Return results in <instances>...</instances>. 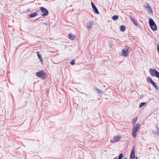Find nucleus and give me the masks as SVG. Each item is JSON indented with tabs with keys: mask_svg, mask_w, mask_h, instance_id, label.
<instances>
[{
	"mask_svg": "<svg viewBox=\"0 0 159 159\" xmlns=\"http://www.w3.org/2000/svg\"><path fill=\"white\" fill-rule=\"evenodd\" d=\"M140 127V125L139 124H136L134 126L132 129V135L134 138H135L137 135V132L138 131Z\"/></svg>",
	"mask_w": 159,
	"mask_h": 159,
	"instance_id": "1",
	"label": "nucleus"
},
{
	"mask_svg": "<svg viewBox=\"0 0 159 159\" xmlns=\"http://www.w3.org/2000/svg\"><path fill=\"white\" fill-rule=\"evenodd\" d=\"M149 23L152 30L153 31H156L157 30V25L152 19H149Z\"/></svg>",
	"mask_w": 159,
	"mask_h": 159,
	"instance_id": "2",
	"label": "nucleus"
},
{
	"mask_svg": "<svg viewBox=\"0 0 159 159\" xmlns=\"http://www.w3.org/2000/svg\"><path fill=\"white\" fill-rule=\"evenodd\" d=\"M151 75L152 76H155L158 78L159 80V72L156 70L150 69L149 71Z\"/></svg>",
	"mask_w": 159,
	"mask_h": 159,
	"instance_id": "3",
	"label": "nucleus"
},
{
	"mask_svg": "<svg viewBox=\"0 0 159 159\" xmlns=\"http://www.w3.org/2000/svg\"><path fill=\"white\" fill-rule=\"evenodd\" d=\"M129 47H126L124 48L123 49L121 53V55L123 57H127L129 55L128 50Z\"/></svg>",
	"mask_w": 159,
	"mask_h": 159,
	"instance_id": "4",
	"label": "nucleus"
},
{
	"mask_svg": "<svg viewBox=\"0 0 159 159\" xmlns=\"http://www.w3.org/2000/svg\"><path fill=\"white\" fill-rule=\"evenodd\" d=\"M147 80L148 82L152 84L157 90H158V86L157 85L155 82L153 81L151 77H148L147 78Z\"/></svg>",
	"mask_w": 159,
	"mask_h": 159,
	"instance_id": "5",
	"label": "nucleus"
},
{
	"mask_svg": "<svg viewBox=\"0 0 159 159\" xmlns=\"http://www.w3.org/2000/svg\"><path fill=\"white\" fill-rule=\"evenodd\" d=\"M40 9L41 11L42 16H47L48 14V11L43 7H41Z\"/></svg>",
	"mask_w": 159,
	"mask_h": 159,
	"instance_id": "6",
	"label": "nucleus"
},
{
	"mask_svg": "<svg viewBox=\"0 0 159 159\" xmlns=\"http://www.w3.org/2000/svg\"><path fill=\"white\" fill-rule=\"evenodd\" d=\"M36 74L37 77L42 78L45 75V73L42 70L36 72Z\"/></svg>",
	"mask_w": 159,
	"mask_h": 159,
	"instance_id": "7",
	"label": "nucleus"
},
{
	"mask_svg": "<svg viewBox=\"0 0 159 159\" xmlns=\"http://www.w3.org/2000/svg\"><path fill=\"white\" fill-rule=\"evenodd\" d=\"M121 138V137L120 136H115L114 137L113 140H111L110 142L112 143H114L116 142L119 141Z\"/></svg>",
	"mask_w": 159,
	"mask_h": 159,
	"instance_id": "8",
	"label": "nucleus"
},
{
	"mask_svg": "<svg viewBox=\"0 0 159 159\" xmlns=\"http://www.w3.org/2000/svg\"><path fill=\"white\" fill-rule=\"evenodd\" d=\"M146 8H147V11L148 13L149 14H152L153 13V11L150 6L148 5L146 6Z\"/></svg>",
	"mask_w": 159,
	"mask_h": 159,
	"instance_id": "9",
	"label": "nucleus"
},
{
	"mask_svg": "<svg viewBox=\"0 0 159 159\" xmlns=\"http://www.w3.org/2000/svg\"><path fill=\"white\" fill-rule=\"evenodd\" d=\"M135 149L134 148L132 150L130 155V159H133L135 157Z\"/></svg>",
	"mask_w": 159,
	"mask_h": 159,
	"instance_id": "10",
	"label": "nucleus"
},
{
	"mask_svg": "<svg viewBox=\"0 0 159 159\" xmlns=\"http://www.w3.org/2000/svg\"><path fill=\"white\" fill-rule=\"evenodd\" d=\"M93 24V22L91 21H89L87 25V29L91 28Z\"/></svg>",
	"mask_w": 159,
	"mask_h": 159,
	"instance_id": "11",
	"label": "nucleus"
},
{
	"mask_svg": "<svg viewBox=\"0 0 159 159\" xmlns=\"http://www.w3.org/2000/svg\"><path fill=\"white\" fill-rule=\"evenodd\" d=\"M153 131L155 134L159 135V129L158 127H155V129H153Z\"/></svg>",
	"mask_w": 159,
	"mask_h": 159,
	"instance_id": "12",
	"label": "nucleus"
},
{
	"mask_svg": "<svg viewBox=\"0 0 159 159\" xmlns=\"http://www.w3.org/2000/svg\"><path fill=\"white\" fill-rule=\"evenodd\" d=\"M69 38L71 40H74L75 38V36L71 33H70L68 34Z\"/></svg>",
	"mask_w": 159,
	"mask_h": 159,
	"instance_id": "13",
	"label": "nucleus"
},
{
	"mask_svg": "<svg viewBox=\"0 0 159 159\" xmlns=\"http://www.w3.org/2000/svg\"><path fill=\"white\" fill-rule=\"evenodd\" d=\"M92 8L94 10V12L96 14H99V11H98L97 8V7H96L95 6H93V7Z\"/></svg>",
	"mask_w": 159,
	"mask_h": 159,
	"instance_id": "14",
	"label": "nucleus"
},
{
	"mask_svg": "<svg viewBox=\"0 0 159 159\" xmlns=\"http://www.w3.org/2000/svg\"><path fill=\"white\" fill-rule=\"evenodd\" d=\"M37 15L38 13L36 12H35L30 14L29 16L30 18H33L35 16H37Z\"/></svg>",
	"mask_w": 159,
	"mask_h": 159,
	"instance_id": "15",
	"label": "nucleus"
},
{
	"mask_svg": "<svg viewBox=\"0 0 159 159\" xmlns=\"http://www.w3.org/2000/svg\"><path fill=\"white\" fill-rule=\"evenodd\" d=\"M131 20L132 22L136 26H137L138 25V24L137 22V21L135 20L133 18L131 17Z\"/></svg>",
	"mask_w": 159,
	"mask_h": 159,
	"instance_id": "16",
	"label": "nucleus"
},
{
	"mask_svg": "<svg viewBox=\"0 0 159 159\" xmlns=\"http://www.w3.org/2000/svg\"><path fill=\"white\" fill-rule=\"evenodd\" d=\"M37 55H38V56L40 60V61L42 63L43 62V61H42L43 59L41 55L39 53V52H37Z\"/></svg>",
	"mask_w": 159,
	"mask_h": 159,
	"instance_id": "17",
	"label": "nucleus"
},
{
	"mask_svg": "<svg viewBox=\"0 0 159 159\" xmlns=\"http://www.w3.org/2000/svg\"><path fill=\"white\" fill-rule=\"evenodd\" d=\"M120 30L122 32L125 31V26L123 25L121 26L120 27Z\"/></svg>",
	"mask_w": 159,
	"mask_h": 159,
	"instance_id": "18",
	"label": "nucleus"
},
{
	"mask_svg": "<svg viewBox=\"0 0 159 159\" xmlns=\"http://www.w3.org/2000/svg\"><path fill=\"white\" fill-rule=\"evenodd\" d=\"M137 120V117H135L133 118V120H132L133 124V125L135 124V123Z\"/></svg>",
	"mask_w": 159,
	"mask_h": 159,
	"instance_id": "19",
	"label": "nucleus"
},
{
	"mask_svg": "<svg viewBox=\"0 0 159 159\" xmlns=\"http://www.w3.org/2000/svg\"><path fill=\"white\" fill-rule=\"evenodd\" d=\"M119 17L117 15H114L112 17V18L114 20H116L118 19Z\"/></svg>",
	"mask_w": 159,
	"mask_h": 159,
	"instance_id": "20",
	"label": "nucleus"
},
{
	"mask_svg": "<svg viewBox=\"0 0 159 159\" xmlns=\"http://www.w3.org/2000/svg\"><path fill=\"white\" fill-rule=\"evenodd\" d=\"M145 104L146 103L144 102L141 103L139 105L140 107L141 108L143 106L145 105Z\"/></svg>",
	"mask_w": 159,
	"mask_h": 159,
	"instance_id": "21",
	"label": "nucleus"
},
{
	"mask_svg": "<svg viewBox=\"0 0 159 159\" xmlns=\"http://www.w3.org/2000/svg\"><path fill=\"white\" fill-rule=\"evenodd\" d=\"M123 157V154L122 153L120 154L119 155L118 158L119 159H121Z\"/></svg>",
	"mask_w": 159,
	"mask_h": 159,
	"instance_id": "22",
	"label": "nucleus"
},
{
	"mask_svg": "<svg viewBox=\"0 0 159 159\" xmlns=\"http://www.w3.org/2000/svg\"><path fill=\"white\" fill-rule=\"evenodd\" d=\"M157 50L158 52V54H159V45L157 44Z\"/></svg>",
	"mask_w": 159,
	"mask_h": 159,
	"instance_id": "23",
	"label": "nucleus"
},
{
	"mask_svg": "<svg viewBox=\"0 0 159 159\" xmlns=\"http://www.w3.org/2000/svg\"><path fill=\"white\" fill-rule=\"evenodd\" d=\"M75 61L74 60H72V61L71 62V64L72 65H74L75 64Z\"/></svg>",
	"mask_w": 159,
	"mask_h": 159,
	"instance_id": "24",
	"label": "nucleus"
},
{
	"mask_svg": "<svg viewBox=\"0 0 159 159\" xmlns=\"http://www.w3.org/2000/svg\"><path fill=\"white\" fill-rule=\"evenodd\" d=\"M96 90L97 91V92L98 93H102V92H101L100 90H99L98 89H97Z\"/></svg>",
	"mask_w": 159,
	"mask_h": 159,
	"instance_id": "25",
	"label": "nucleus"
},
{
	"mask_svg": "<svg viewBox=\"0 0 159 159\" xmlns=\"http://www.w3.org/2000/svg\"><path fill=\"white\" fill-rule=\"evenodd\" d=\"M91 3H92V7H93V6H95L93 2H92Z\"/></svg>",
	"mask_w": 159,
	"mask_h": 159,
	"instance_id": "26",
	"label": "nucleus"
},
{
	"mask_svg": "<svg viewBox=\"0 0 159 159\" xmlns=\"http://www.w3.org/2000/svg\"><path fill=\"white\" fill-rule=\"evenodd\" d=\"M117 159V157H115L114 159Z\"/></svg>",
	"mask_w": 159,
	"mask_h": 159,
	"instance_id": "27",
	"label": "nucleus"
},
{
	"mask_svg": "<svg viewBox=\"0 0 159 159\" xmlns=\"http://www.w3.org/2000/svg\"><path fill=\"white\" fill-rule=\"evenodd\" d=\"M135 159H138V157H136L135 158Z\"/></svg>",
	"mask_w": 159,
	"mask_h": 159,
	"instance_id": "28",
	"label": "nucleus"
},
{
	"mask_svg": "<svg viewBox=\"0 0 159 159\" xmlns=\"http://www.w3.org/2000/svg\"><path fill=\"white\" fill-rule=\"evenodd\" d=\"M124 159H127V158H124Z\"/></svg>",
	"mask_w": 159,
	"mask_h": 159,
	"instance_id": "29",
	"label": "nucleus"
}]
</instances>
